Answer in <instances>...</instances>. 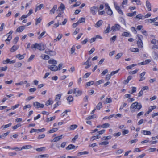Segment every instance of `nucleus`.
I'll use <instances>...</instances> for the list:
<instances>
[{"mask_svg":"<svg viewBox=\"0 0 158 158\" xmlns=\"http://www.w3.org/2000/svg\"><path fill=\"white\" fill-rule=\"evenodd\" d=\"M31 48L32 49H33L34 48L35 49L36 48L40 51L43 50L45 49L44 46L42 45L41 44H38L37 43L32 44L31 46Z\"/></svg>","mask_w":158,"mask_h":158,"instance_id":"1","label":"nucleus"},{"mask_svg":"<svg viewBox=\"0 0 158 158\" xmlns=\"http://www.w3.org/2000/svg\"><path fill=\"white\" fill-rule=\"evenodd\" d=\"M33 105L36 109L43 108L44 107V105L43 104L40 103L38 102H34Z\"/></svg>","mask_w":158,"mask_h":158,"instance_id":"2","label":"nucleus"},{"mask_svg":"<svg viewBox=\"0 0 158 158\" xmlns=\"http://www.w3.org/2000/svg\"><path fill=\"white\" fill-rule=\"evenodd\" d=\"M98 7L97 6H93L91 7L90 9V12L93 15H95L98 11Z\"/></svg>","mask_w":158,"mask_h":158,"instance_id":"3","label":"nucleus"},{"mask_svg":"<svg viewBox=\"0 0 158 158\" xmlns=\"http://www.w3.org/2000/svg\"><path fill=\"white\" fill-rule=\"evenodd\" d=\"M121 28L120 26L118 24H115L114 26H112L111 30H113L114 32L117 30H119Z\"/></svg>","mask_w":158,"mask_h":158,"instance_id":"4","label":"nucleus"},{"mask_svg":"<svg viewBox=\"0 0 158 158\" xmlns=\"http://www.w3.org/2000/svg\"><path fill=\"white\" fill-rule=\"evenodd\" d=\"M90 60V58H88L87 60L85 62L83 63L82 64V65H86V66L85 67V69H88L91 66V63L89 62Z\"/></svg>","mask_w":158,"mask_h":158,"instance_id":"5","label":"nucleus"},{"mask_svg":"<svg viewBox=\"0 0 158 158\" xmlns=\"http://www.w3.org/2000/svg\"><path fill=\"white\" fill-rule=\"evenodd\" d=\"M45 52L50 56H54L56 54V52L54 51L48 50H46L45 51Z\"/></svg>","mask_w":158,"mask_h":158,"instance_id":"6","label":"nucleus"},{"mask_svg":"<svg viewBox=\"0 0 158 158\" xmlns=\"http://www.w3.org/2000/svg\"><path fill=\"white\" fill-rule=\"evenodd\" d=\"M48 69L52 71H56L58 70V67L56 65H48Z\"/></svg>","mask_w":158,"mask_h":158,"instance_id":"7","label":"nucleus"},{"mask_svg":"<svg viewBox=\"0 0 158 158\" xmlns=\"http://www.w3.org/2000/svg\"><path fill=\"white\" fill-rule=\"evenodd\" d=\"M73 93H77V94L76 95V96L80 95L82 94V92L78 88H75L74 89Z\"/></svg>","mask_w":158,"mask_h":158,"instance_id":"8","label":"nucleus"},{"mask_svg":"<svg viewBox=\"0 0 158 158\" xmlns=\"http://www.w3.org/2000/svg\"><path fill=\"white\" fill-rule=\"evenodd\" d=\"M77 146L76 147L73 144H69L67 147L66 148V149L67 150H71L76 149L77 147Z\"/></svg>","mask_w":158,"mask_h":158,"instance_id":"9","label":"nucleus"},{"mask_svg":"<svg viewBox=\"0 0 158 158\" xmlns=\"http://www.w3.org/2000/svg\"><path fill=\"white\" fill-rule=\"evenodd\" d=\"M25 28V26H19L17 28V29L16 30V32H21L23 31V30Z\"/></svg>","mask_w":158,"mask_h":158,"instance_id":"10","label":"nucleus"},{"mask_svg":"<svg viewBox=\"0 0 158 158\" xmlns=\"http://www.w3.org/2000/svg\"><path fill=\"white\" fill-rule=\"evenodd\" d=\"M146 6L148 11H150L151 10V6L149 1L148 0H147L146 1Z\"/></svg>","mask_w":158,"mask_h":158,"instance_id":"11","label":"nucleus"},{"mask_svg":"<svg viewBox=\"0 0 158 158\" xmlns=\"http://www.w3.org/2000/svg\"><path fill=\"white\" fill-rule=\"evenodd\" d=\"M114 6L115 9L117 10L118 12L120 14L123 15V13L122 10L120 9L119 7L116 4H114Z\"/></svg>","mask_w":158,"mask_h":158,"instance_id":"12","label":"nucleus"},{"mask_svg":"<svg viewBox=\"0 0 158 158\" xmlns=\"http://www.w3.org/2000/svg\"><path fill=\"white\" fill-rule=\"evenodd\" d=\"M65 9V6L62 3H61L60 6L58 8L57 11H63Z\"/></svg>","mask_w":158,"mask_h":158,"instance_id":"13","label":"nucleus"},{"mask_svg":"<svg viewBox=\"0 0 158 158\" xmlns=\"http://www.w3.org/2000/svg\"><path fill=\"white\" fill-rule=\"evenodd\" d=\"M63 135H61L55 137L53 139V141L54 142H57L60 139L62 138V136Z\"/></svg>","mask_w":158,"mask_h":158,"instance_id":"14","label":"nucleus"},{"mask_svg":"<svg viewBox=\"0 0 158 158\" xmlns=\"http://www.w3.org/2000/svg\"><path fill=\"white\" fill-rule=\"evenodd\" d=\"M19 46H16L15 45H14L12 46L10 49V51L11 52H13L16 50H17L19 48Z\"/></svg>","mask_w":158,"mask_h":158,"instance_id":"15","label":"nucleus"},{"mask_svg":"<svg viewBox=\"0 0 158 158\" xmlns=\"http://www.w3.org/2000/svg\"><path fill=\"white\" fill-rule=\"evenodd\" d=\"M145 72H143L140 74V76L141 77V78L139 80V81H141L145 79V77H144V76L145 74Z\"/></svg>","mask_w":158,"mask_h":158,"instance_id":"16","label":"nucleus"},{"mask_svg":"<svg viewBox=\"0 0 158 158\" xmlns=\"http://www.w3.org/2000/svg\"><path fill=\"white\" fill-rule=\"evenodd\" d=\"M57 8V5H55L54 6L53 8L51 9L50 11V13L51 14H54L55 12V11L56 10Z\"/></svg>","mask_w":158,"mask_h":158,"instance_id":"17","label":"nucleus"},{"mask_svg":"<svg viewBox=\"0 0 158 158\" xmlns=\"http://www.w3.org/2000/svg\"><path fill=\"white\" fill-rule=\"evenodd\" d=\"M48 63L50 64L55 65L57 64V62L54 59L50 60L48 61Z\"/></svg>","mask_w":158,"mask_h":158,"instance_id":"18","label":"nucleus"},{"mask_svg":"<svg viewBox=\"0 0 158 158\" xmlns=\"http://www.w3.org/2000/svg\"><path fill=\"white\" fill-rule=\"evenodd\" d=\"M138 103L137 102H135L133 103L130 106V108L132 109H136V108L137 107L138 104Z\"/></svg>","mask_w":158,"mask_h":158,"instance_id":"19","label":"nucleus"},{"mask_svg":"<svg viewBox=\"0 0 158 158\" xmlns=\"http://www.w3.org/2000/svg\"><path fill=\"white\" fill-rule=\"evenodd\" d=\"M137 44L139 48H143V44L142 41H137Z\"/></svg>","mask_w":158,"mask_h":158,"instance_id":"20","label":"nucleus"},{"mask_svg":"<svg viewBox=\"0 0 158 158\" xmlns=\"http://www.w3.org/2000/svg\"><path fill=\"white\" fill-rule=\"evenodd\" d=\"M135 18L139 19H144V16L140 14L137 15L135 17Z\"/></svg>","mask_w":158,"mask_h":158,"instance_id":"21","label":"nucleus"},{"mask_svg":"<svg viewBox=\"0 0 158 158\" xmlns=\"http://www.w3.org/2000/svg\"><path fill=\"white\" fill-rule=\"evenodd\" d=\"M121 35L125 37H130L131 36L130 33L127 32H124Z\"/></svg>","mask_w":158,"mask_h":158,"instance_id":"22","label":"nucleus"},{"mask_svg":"<svg viewBox=\"0 0 158 158\" xmlns=\"http://www.w3.org/2000/svg\"><path fill=\"white\" fill-rule=\"evenodd\" d=\"M66 99L69 104H70V102H73V98L71 95H69L68 97Z\"/></svg>","mask_w":158,"mask_h":158,"instance_id":"23","label":"nucleus"},{"mask_svg":"<svg viewBox=\"0 0 158 158\" xmlns=\"http://www.w3.org/2000/svg\"><path fill=\"white\" fill-rule=\"evenodd\" d=\"M53 103V101L49 99L48 100H47L45 103L46 106H48L50 105H52Z\"/></svg>","mask_w":158,"mask_h":158,"instance_id":"24","label":"nucleus"},{"mask_svg":"<svg viewBox=\"0 0 158 158\" xmlns=\"http://www.w3.org/2000/svg\"><path fill=\"white\" fill-rule=\"evenodd\" d=\"M142 133L145 135H149L151 134V132L149 131L146 130L142 131Z\"/></svg>","mask_w":158,"mask_h":158,"instance_id":"25","label":"nucleus"},{"mask_svg":"<svg viewBox=\"0 0 158 158\" xmlns=\"http://www.w3.org/2000/svg\"><path fill=\"white\" fill-rule=\"evenodd\" d=\"M136 11H134L133 13H127V16H129V17H132L133 16L135 15H136Z\"/></svg>","mask_w":158,"mask_h":158,"instance_id":"26","label":"nucleus"},{"mask_svg":"<svg viewBox=\"0 0 158 158\" xmlns=\"http://www.w3.org/2000/svg\"><path fill=\"white\" fill-rule=\"evenodd\" d=\"M102 107V103L101 102H99L95 108L98 110H99Z\"/></svg>","mask_w":158,"mask_h":158,"instance_id":"27","label":"nucleus"},{"mask_svg":"<svg viewBox=\"0 0 158 158\" xmlns=\"http://www.w3.org/2000/svg\"><path fill=\"white\" fill-rule=\"evenodd\" d=\"M44 5L43 4H40L38 6H37L36 7L35 10V12H36L38 10H39L43 7Z\"/></svg>","mask_w":158,"mask_h":158,"instance_id":"28","label":"nucleus"},{"mask_svg":"<svg viewBox=\"0 0 158 158\" xmlns=\"http://www.w3.org/2000/svg\"><path fill=\"white\" fill-rule=\"evenodd\" d=\"M62 37V35L61 34H59L58 37L54 40V41L55 42L60 40Z\"/></svg>","mask_w":158,"mask_h":158,"instance_id":"29","label":"nucleus"},{"mask_svg":"<svg viewBox=\"0 0 158 158\" xmlns=\"http://www.w3.org/2000/svg\"><path fill=\"white\" fill-rule=\"evenodd\" d=\"M58 130V129L57 128H54L49 130L48 131L49 133H52Z\"/></svg>","mask_w":158,"mask_h":158,"instance_id":"30","label":"nucleus"},{"mask_svg":"<svg viewBox=\"0 0 158 158\" xmlns=\"http://www.w3.org/2000/svg\"><path fill=\"white\" fill-rule=\"evenodd\" d=\"M110 31V24H108V26L107 27L106 29L104 31V32L106 34L108 33Z\"/></svg>","mask_w":158,"mask_h":158,"instance_id":"31","label":"nucleus"},{"mask_svg":"<svg viewBox=\"0 0 158 158\" xmlns=\"http://www.w3.org/2000/svg\"><path fill=\"white\" fill-rule=\"evenodd\" d=\"M130 51L133 52H139V49L138 48H132L130 49Z\"/></svg>","mask_w":158,"mask_h":158,"instance_id":"32","label":"nucleus"},{"mask_svg":"<svg viewBox=\"0 0 158 158\" xmlns=\"http://www.w3.org/2000/svg\"><path fill=\"white\" fill-rule=\"evenodd\" d=\"M110 124L108 123H105L101 125V127L103 128H106L108 127Z\"/></svg>","mask_w":158,"mask_h":158,"instance_id":"33","label":"nucleus"},{"mask_svg":"<svg viewBox=\"0 0 158 158\" xmlns=\"http://www.w3.org/2000/svg\"><path fill=\"white\" fill-rule=\"evenodd\" d=\"M61 97V95L60 94H58L56 95L55 100L57 102H59Z\"/></svg>","mask_w":158,"mask_h":158,"instance_id":"34","label":"nucleus"},{"mask_svg":"<svg viewBox=\"0 0 158 158\" xmlns=\"http://www.w3.org/2000/svg\"><path fill=\"white\" fill-rule=\"evenodd\" d=\"M96 115L95 114H93L91 116H89L86 118V120H90L92 119L95 118L96 117Z\"/></svg>","mask_w":158,"mask_h":158,"instance_id":"35","label":"nucleus"},{"mask_svg":"<svg viewBox=\"0 0 158 158\" xmlns=\"http://www.w3.org/2000/svg\"><path fill=\"white\" fill-rule=\"evenodd\" d=\"M21 126V123H18L17 125L13 126L12 128L14 130H15Z\"/></svg>","mask_w":158,"mask_h":158,"instance_id":"36","label":"nucleus"},{"mask_svg":"<svg viewBox=\"0 0 158 158\" xmlns=\"http://www.w3.org/2000/svg\"><path fill=\"white\" fill-rule=\"evenodd\" d=\"M55 116H53L52 117L48 118L47 119L46 122H48L50 121H52L54 120L55 119Z\"/></svg>","mask_w":158,"mask_h":158,"instance_id":"37","label":"nucleus"},{"mask_svg":"<svg viewBox=\"0 0 158 158\" xmlns=\"http://www.w3.org/2000/svg\"><path fill=\"white\" fill-rule=\"evenodd\" d=\"M32 148V146L31 145H27L24 146L22 147V148L25 149H27L31 148Z\"/></svg>","mask_w":158,"mask_h":158,"instance_id":"38","label":"nucleus"},{"mask_svg":"<svg viewBox=\"0 0 158 158\" xmlns=\"http://www.w3.org/2000/svg\"><path fill=\"white\" fill-rule=\"evenodd\" d=\"M136 2L137 5H140L141 4L140 0H132L131 2Z\"/></svg>","mask_w":158,"mask_h":158,"instance_id":"39","label":"nucleus"},{"mask_svg":"<svg viewBox=\"0 0 158 158\" xmlns=\"http://www.w3.org/2000/svg\"><path fill=\"white\" fill-rule=\"evenodd\" d=\"M100 138V136L99 135H96L95 136H92L91 138V140H92V141H93L94 140L99 139Z\"/></svg>","mask_w":158,"mask_h":158,"instance_id":"40","label":"nucleus"},{"mask_svg":"<svg viewBox=\"0 0 158 158\" xmlns=\"http://www.w3.org/2000/svg\"><path fill=\"white\" fill-rule=\"evenodd\" d=\"M12 125V123H10L9 124L4 125H3L2 127H3L4 129H6L8 127H10Z\"/></svg>","mask_w":158,"mask_h":158,"instance_id":"41","label":"nucleus"},{"mask_svg":"<svg viewBox=\"0 0 158 158\" xmlns=\"http://www.w3.org/2000/svg\"><path fill=\"white\" fill-rule=\"evenodd\" d=\"M22 65V64L21 63L17 62L15 64L14 67L16 68H19Z\"/></svg>","mask_w":158,"mask_h":158,"instance_id":"42","label":"nucleus"},{"mask_svg":"<svg viewBox=\"0 0 158 158\" xmlns=\"http://www.w3.org/2000/svg\"><path fill=\"white\" fill-rule=\"evenodd\" d=\"M77 127V125H72L70 126V129L71 130H73L75 129Z\"/></svg>","mask_w":158,"mask_h":158,"instance_id":"43","label":"nucleus"},{"mask_svg":"<svg viewBox=\"0 0 158 158\" xmlns=\"http://www.w3.org/2000/svg\"><path fill=\"white\" fill-rule=\"evenodd\" d=\"M106 11L107 12V14L110 15H112L113 13L112 11L110 8L108 9Z\"/></svg>","mask_w":158,"mask_h":158,"instance_id":"44","label":"nucleus"},{"mask_svg":"<svg viewBox=\"0 0 158 158\" xmlns=\"http://www.w3.org/2000/svg\"><path fill=\"white\" fill-rule=\"evenodd\" d=\"M85 21V19L84 18H81L79 20H78L77 22L79 24L83 22H84Z\"/></svg>","mask_w":158,"mask_h":158,"instance_id":"45","label":"nucleus"},{"mask_svg":"<svg viewBox=\"0 0 158 158\" xmlns=\"http://www.w3.org/2000/svg\"><path fill=\"white\" fill-rule=\"evenodd\" d=\"M138 70L139 69H136L135 70L130 71L129 72V73L131 75L135 74L137 73V72L138 71Z\"/></svg>","mask_w":158,"mask_h":158,"instance_id":"46","label":"nucleus"},{"mask_svg":"<svg viewBox=\"0 0 158 158\" xmlns=\"http://www.w3.org/2000/svg\"><path fill=\"white\" fill-rule=\"evenodd\" d=\"M45 33L46 32L45 31L42 32L38 36V39H41L42 37H44V35L45 34Z\"/></svg>","mask_w":158,"mask_h":158,"instance_id":"47","label":"nucleus"},{"mask_svg":"<svg viewBox=\"0 0 158 158\" xmlns=\"http://www.w3.org/2000/svg\"><path fill=\"white\" fill-rule=\"evenodd\" d=\"M89 153V152L87 151H84L83 152H79L78 154L79 155H82L87 154Z\"/></svg>","mask_w":158,"mask_h":158,"instance_id":"48","label":"nucleus"},{"mask_svg":"<svg viewBox=\"0 0 158 158\" xmlns=\"http://www.w3.org/2000/svg\"><path fill=\"white\" fill-rule=\"evenodd\" d=\"M142 106L140 103H138V104L137 107L136 108V110L137 111H139L140 109L142 108Z\"/></svg>","mask_w":158,"mask_h":158,"instance_id":"49","label":"nucleus"},{"mask_svg":"<svg viewBox=\"0 0 158 158\" xmlns=\"http://www.w3.org/2000/svg\"><path fill=\"white\" fill-rule=\"evenodd\" d=\"M109 143V142L107 141H103L102 142H101L99 143V145H106L108 144Z\"/></svg>","mask_w":158,"mask_h":158,"instance_id":"50","label":"nucleus"},{"mask_svg":"<svg viewBox=\"0 0 158 158\" xmlns=\"http://www.w3.org/2000/svg\"><path fill=\"white\" fill-rule=\"evenodd\" d=\"M122 56V53H118L115 56V57L116 59H119Z\"/></svg>","mask_w":158,"mask_h":158,"instance_id":"51","label":"nucleus"},{"mask_svg":"<svg viewBox=\"0 0 158 158\" xmlns=\"http://www.w3.org/2000/svg\"><path fill=\"white\" fill-rule=\"evenodd\" d=\"M45 147H42L41 148H36V150L38 152H40L42 151L43 150L45 149Z\"/></svg>","mask_w":158,"mask_h":158,"instance_id":"52","label":"nucleus"},{"mask_svg":"<svg viewBox=\"0 0 158 158\" xmlns=\"http://www.w3.org/2000/svg\"><path fill=\"white\" fill-rule=\"evenodd\" d=\"M102 24V21L101 20H99L98 22H97L96 23V25L98 27L100 26Z\"/></svg>","mask_w":158,"mask_h":158,"instance_id":"53","label":"nucleus"},{"mask_svg":"<svg viewBox=\"0 0 158 158\" xmlns=\"http://www.w3.org/2000/svg\"><path fill=\"white\" fill-rule=\"evenodd\" d=\"M70 111L69 110H65V111H64L63 113H62L61 114V115L62 117H64V116L65 114L67 113L68 112H70Z\"/></svg>","mask_w":158,"mask_h":158,"instance_id":"54","label":"nucleus"},{"mask_svg":"<svg viewBox=\"0 0 158 158\" xmlns=\"http://www.w3.org/2000/svg\"><path fill=\"white\" fill-rule=\"evenodd\" d=\"M49 157L48 155L47 154L41 155L39 156L40 158H42L43 157H47L48 158Z\"/></svg>","mask_w":158,"mask_h":158,"instance_id":"55","label":"nucleus"},{"mask_svg":"<svg viewBox=\"0 0 158 158\" xmlns=\"http://www.w3.org/2000/svg\"><path fill=\"white\" fill-rule=\"evenodd\" d=\"M137 36L138 38V41H142V39H143V36L142 35L139 34H138Z\"/></svg>","mask_w":158,"mask_h":158,"instance_id":"56","label":"nucleus"},{"mask_svg":"<svg viewBox=\"0 0 158 158\" xmlns=\"http://www.w3.org/2000/svg\"><path fill=\"white\" fill-rule=\"evenodd\" d=\"M35 55H31L29 58L28 59V62H30L34 58Z\"/></svg>","mask_w":158,"mask_h":158,"instance_id":"57","label":"nucleus"},{"mask_svg":"<svg viewBox=\"0 0 158 158\" xmlns=\"http://www.w3.org/2000/svg\"><path fill=\"white\" fill-rule=\"evenodd\" d=\"M103 82V80H100L99 81H98L96 82L95 83V85H99V84L102 83Z\"/></svg>","mask_w":158,"mask_h":158,"instance_id":"58","label":"nucleus"},{"mask_svg":"<svg viewBox=\"0 0 158 158\" xmlns=\"http://www.w3.org/2000/svg\"><path fill=\"white\" fill-rule=\"evenodd\" d=\"M16 56H18V58L19 60H22L24 58V57L23 55H21L20 54H18Z\"/></svg>","mask_w":158,"mask_h":158,"instance_id":"59","label":"nucleus"},{"mask_svg":"<svg viewBox=\"0 0 158 158\" xmlns=\"http://www.w3.org/2000/svg\"><path fill=\"white\" fill-rule=\"evenodd\" d=\"M80 4V3L79 2H76L75 4H74L73 5H72L71 6V7L72 8H73V7L77 6H79Z\"/></svg>","mask_w":158,"mask_h":158,"instance_id":"60","label":"nucleus"},{"mask_svg":"<svg viewBox=\"0 0 158 158\" xmlns=\"http://www.w3.org/2000/svg\"><path fill=\"white\" fill-rule=\"evenodd\" d=\"M120 69H118V70L116 71H112V72L111 73H110V75L111 76H113L115 74L117 73L120 70Z\"/></svg>","mask_w":158,"mask_h":158,"instance_id":"61","label":"nucleus"},{"mask_svg":"<svg viewBox=\"0 0 158 158\" xmlns=\"http://www.w3.org/2000/svg\"><path fill=\"white\" fill-rule=\"evenodd\" d=\"M112 102L111 99L110 98H107L106 99V103H110Z\"/></svg>","mask_w":158,"mask_h":158,"instance_id":"62","label":"nucleus"},{"mask_svg":"<svg viewBox=\"0 0 158 158\" xmlns=\"http://www.w3.org/2000/svg\"><path fill=\"white\" fill-rule=\"evenodd\" d=\"M19 39V38L17 36L15 37L13 40V43L15 44H16V43L18 41Z\"/></svg>","mask_w":158,"mask_h":158,"instance_id":"63","label":"nucleus"},{"mask_svg":"<svg viewBox=\"0 0 158 158\" xmlns=\"http://www.w3.org/2000/svg\"><path fill=\"white\" fill-rule=\"evenodd\" d=\"M94 81H92L87 83L86 85L88 86H90L91 85H93L94 84Z\"/></svg>","mask_w":158,"mask_h":158,"instance_id":"64","label":"nucleus"}]
</instances>
